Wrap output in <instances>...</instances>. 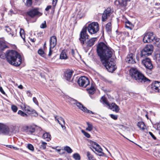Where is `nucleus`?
<instances>
[{"instance_id": "obj_1", "label": "nucleus", "mask_w": 160, "mask_h": 160, "mask_svg": "<svg viewBox=\"0 0 160 160\" xmlns=\"http://www.w3.org/2000/svg\"><path fill=\"white\" fill-rule=\"evenodd\" d=\"M97 51L102 62H104L106 58H111L113 50L104 42H100L97 46Z\"/></svg>"}, {"instance_id": "obj_2", "label": "nucleus", "mask_w": 160, "mask_h": 160, "mask_svg": "<svg viewBox=\"0 0 160 160\" xmlns=\"http://www.w3.org/2000/svg\"><path fill=\"white\" fill-rule=\"evenodd\" d=\"M6 57L7 61L12 65L19 66L22 63L21 56L15 51H7L6 53Z\"/></svg>"}, {"instance_id": "obj_3", "label": "nucleus", "mask_w": 160, "mask_h": 160, "mask_svg": "<svg viewBox=\"0 0 160 160\" xmlns=\"http://www.w3.org/2000/svg\"><path fill=\"white\" fill-rule=\"evenodd\" d=\"M130 74L132 78L138 82L149 83L151 81L146 77L143 74L136 68H131L130 71Z\"/></svg>"}, {"instance_id": "obj_4", "label": "nucleus", "mask_w": 160, "mask_h": 160, "mask_svg": "<svg viewBox=\"0 0 160 160\" xmlns=\"http://www.w3.org/2000/svg\"><path fill=\"white\" fill-rule=\"evenodd\" d=\"M104 62H102L106 67L108 71L110 72H112L116 68L115 63L113 60L111 58H106Z\"/></svg>"}, {"instance_id": "obj_5", "label": "nucleus", "mask_w": 160, "mask_h": 160, "mask_svg": "<svg viewBox=\"0 0 160 160\" xmlns=\"http://www.w3.org/2000/svg\"><path fill=\"white\" fill-rule=\"evenodd\" d=\"M100 101L102 104L109 106V108L113 111L116 112H118L120 110L119 107L114 103H112L111 104H110L107 100V98L104 96H102L101 98Z\"/></svg>"}, {"instance_id": "obj_6", "label": "nucleus", "mask_w": 160, "mask_h": 160, "mask_svg": "<svg viewBox=\"0 0 160 160\" xmlns=\"http://www.w3.org/2000/svg\"><path fill=\"white\" fill-rule=\"evenodd\" d=\"M157 38L152 32H148L143 35V42L144 43L153 42L154 43Z\"/></svg>"}, {"instance_id": "obj_7", "label": "nucleus", "mask_w": 160, "mask_h": 160, "mask_svg": "<svg viewBox=\"0 0 160 160\" xmlns=\"http://www.w3.org/2000/svg\"><path fill=\"white\" fill-rule=\"evenodd\" d=\"M87 28L88 32L91 34L96 33L99 29L98 23L95 22L89 24Z\"/></svg>"}, {"instance_id": "obj_8", "label": "nucleus", "mask_w": 160, "mask_h": 160, "mask_svg": "<svg viewBox=\"0 0 160 160\" xmlns=\"http://www.w3.org/2000/svg\"><path fill=\"white\" fill-rule=\"evenodd\" d=\"M68 101L71 104L76 105L79 109L84 112L95 114V113L92 111L88 110L86 107H84L81 103L78 102L77 100L71 98H68Z\"/></svg>"}, {"instance_id": "obj_9", "label": "nucleus", "mask_w": 160, "mask_h": 160, "mask_svg": "<svg viewBox=\"0 0 160 160\" xmlns=\"http://www.w3.org/2000/svg\"><path fill=\"white\" fill-rule=\"evenodd\" d=\"M153 50V47L152 45H146L142 50L141 53V57L144 58L151 55Z\"/></svg>"}, {"instance_id": "obj_10", "label": "nucleus", "mask_w": 160, "mask_h": 160, "mask_svg": "<svg viewBox=\"0 0 160 160\" xmlns=\"http://www.w3.org/2000/svg\"><path fill=\"white\" fill-rule=\"evenodd\" d=\"M79 36V40L82 45L83 46L85 44L86 39H88L89 37V36L87 33V27L83 28L80 33Z\"/></svg>"}, {"instance_id": "obj_11", "label": "nucleus", "mask_w": 160, "mask_h": 160, "mask_svg": "<svg viewBox=\"0 0 160 160\" xmlns=\"http://www.w3.org/2000/svg\"><path fill=\"white\" fill-rule=\"evenodd\" d=\"M78 83L80 86L86 87L89 84L88 79L85 76H82L79 78Z\"/></svg>"}, {"instance_id": "obj_12", "label": "nucleus", "mask_w": 160, "mask_h": 160, "mask_svg": "<svg viewBox=\"0 0 160 160\" xmlns=\"http://www.w3.org/2000/svg\"><path fill=\"white\" fill-rule=\"evenodd\" d=\"M142 63L146 68L150 70L149 73H151V71L152 69L153 66L150 59L148 58H146L142 60Z\"/></svg>"}, {"instance_id": "obj_13", "label": "nucleus", "mask_w": 160, "mask_h": 160, "mask_svg": "<svg viewBox=\"0 0 160 160\" xmlns=\"http://www.w3.org/2000/svg\"><path fill=\"white\" fill-rule=\"evenodd\" d=\"M27 14L32 18L36 16H40L42 14L39 12L38 9L36 8H33L30 9L27 12Z\"/></svg>"}, {"instance_id": "obj_14", "label": "nucleus", "mask_w": 160, "mask_h": 160, "mask_svg": "<svg viewBox=\"0 0 160 160\" xmlns=\"http://www.w3.org/2000/svg\"><path fill=\"white\" fill-rule=\"evenodd\" d=\"M24 110L28 114H31L32 116L36 117L38 116L36 111L28 106L24 105L23 107Z\"/></svg>"}, {"instance_id": "obj_15", "label": "nucleus", "mask_w": 160, "mask_h": 160, "mask_svg": "<svg viewBox=\"0 0 160 160\" xmlns=\"http://www.w3.org/2000/svg\"><path fill=\"white\" fill-rule=\"evenodd\" d=\"M126 62L128 63L133 64L136 62L135 61V56L132 53L128 54L125 59Z\"/></svg>"}, {"instance_id": "obj_16", "label": "nucleus", "mask_w": 160, "mask_h": 160, "mask_svg": "<svg viewBox=\"0 0 160 160\" xmlns=\"http://www.w3.org/2000/svg\"><path fill=\"white\" fill-rule=\"evenodd\" d=\"M112 13L111 9L110 8H108L103 13L102 16V20L103 22L106 21L107 18Z\"/></svg>"}, {"instance_id": "obj_17", "label": "nucleus", "mask_w": 160, "mask_h": 160, "mask_svg": "<svg viewBox=\"0 0 160 160\" xmlns=\"http://www.w3.org/2000/svg\"><path fill=\"white\" fill-rule=\"evenodd\" d=\"M23 130L28 134H32L34 132L35 128L32 126H25L23 128Z\"/></svg>"}, {"instance_id": "obj_18", "label": "nucleus", "mask_w": 160, "mask_h": 160, "mask_svg": "<svg viewBox=\"0 0 160 160\" xmlns=\"http://www.w3.org/2000/svg\"><path fill=\"white\" fill-rule=\"evenodd\" d=\"M152 89L156 92H160V82L155 81L152 84Z\"/></svg>"}, {"instance_id": "obj_19", "label": "nucleus", "mask_w": 160, "mask_h": 160, "mask_svg": "<svg viewBox=\"0 0 160 160\" xmlns=\"http://www.w3.org/2000/svg\"><path fill=\"white\" fill-rule=\"evenodd\" d=\"M55 120L61 125L62 129L63 130L65 129L66 128L65 126V122L64 119L61 117L58 118L57 116L55 117Z\"/></svg>"}, {"instance_id": "obj_20", "label": "nucleus", "mask_w": 160, "mask_h": 160, "mask_svg": "<svg viewBox=\"0 0 160 160\" xmlns=\"http://www.w3.org/2000/svg\"><path fill=\"white\" fill-rule=\"evenodd\" d=\"M0 132L2 133H8L9 132L8 127L2 123H0Z\"/></svg>"}, {"instance_id": "obj_21", "label": "nucleus", "mask_w": 160, "mask_h": 160, "mask_svg": "<svg viewBox=\"0 0 160 160\" xmlns=\"http://www.w3.org/2000/svg\"><path fill=\"white\" fill-rule=\"evenodd\" d=\"M50 47L53 48L57 44V38L55 36L50 37Z\"/></svg>"}, {"instance_id": "obj_22", "label": "nucleus", "mask_w": 160, "mask_h": 160, "mask_svg": "<svg viewBox=\"0 0 160 160\" xmlns=\"http://www.w3.org/2000/svg\"><path fill=\"white\" fill-rule=\"evenodd\" d=\"M72 71L68 70H67L65 73V79L68 81H71V79L72 76Z\"/></svg>"}, {"instance_id": "obj_23", "label": "nucleus", "mask_w": 160, "mask_h": 160, "mask_svg": "<svg viewBox=\"0 0 160 160\" xmlns=\"http://www.w3.org/2000/svg\"><path fill=\"white\" fill-rule=\"evenodd\" d=\"M92 144V148L94 149L95 151L98 152L102 151V149L100 146L96 142H93Z\"/></svg>"}, {"instance_id": "obj_24", "label": "nucleus", "mask_w": 160, "mask_h": 160, "mask_svg": "<svg viewBox=\"0 0 160 160\" xmlns=\"http://www.w3.org/2000/svg\"><path fill=\"white\" fill-rule=\"evenodd\" d=\"M97 40L96 38H92L88 41L86 42H85V44L87 45V47H90L93 45L95 42Z\"/></svg>"}, {"instance_id": "obj_25", "label": "nucleus", "mask_w": 160, "mask_h": 160, "mask_svg": "<svg viewBox=\"0 0 160 160\" xmlns=\"http://www.w3.org/2000/svg\"><path fill=\"white\" fill-rule=\"evenodd\" d=\"M130 0H116V2H118L120 5L122 7H125L127 5V2H129Z\"/></svg>"}, {"instance_id": "obj_26", "label": "nucleus", "mask_w": 160, "mask_h": 160, "mask_svg": "<svg viewBox=\"0 0 160 160\" xmlns=\"http://www.w3.org/2000/svg\"><path fill=\"white\" fill-rule=\"evenodd\" d=\"M42 138L47 141H49L51 139V135L48 133L45 132L43 134Z\"/></svg>"}, {"instance_id": "obj_27", "label": "nucleus", "mask_w": 160, "mask_h": 160, "mask_svg": "<svg viewBox=\"0 0 160 160\" xmlns=\"http://www.w3.org/2000/svg\"><path fill=\"white\" fill-rule=\"evenodd\" d=\"M86 124L88 127L86 128V130L89 132L92 131L94 128L92 123L89 122H87Z\"/></svg>"}, {"instance_id": "obj_28", "label": "nucleus", "mask_w": 160, "mask_h": 160, "mask_svg": "<svg viewBox=\"0 0 160 160\" xmlns=\"http://www.w3.org/2000/svg\"><path fill=\"white\" fill-rule=\"evenodd\" d=\"M60 58L61 59H66L68 58L65 50H63L62 51L60 55Z\"/></svg>"}, {"instance_id": "obj_29", "label": "nucleus", "mask_w": 160, "mask_h": 160, "mask_svg": "<svg viewBox=\"0 0 160 160\" xmlns=\"http://www.w3.org/2000/svg\"><path fill=\"white\" fill-rule=\"evenodd\" d=\"M106 30L108 34L111 33L112 30L111 23V22H109L106 24Z\"/></svg>"}, {"instance_id": "obj_30", "label": "nucleus", "mask_w": 160, "mask_h": 160, "mask_svg": "<svg viewBox=\"0 0 160 160\" xmlns=\"http://www.w3.org/2000/svg\"><path fill=\"white\" fill-rule=\"evenodd\" d=\"M137 125L141 129L144 130L145 129V125L144 123L142 122H138Z\"/></svg>"}, {"instance_id": "obj_31", "label": "nucleus", "mask_w": 160, "mask_h": 160, "mask_svg": "<svg viewBox=\"0 0 160 160\" xmlns=\"http://www.w3.org/2000/svg\"><path fill=\"white\" fill-rule=\"evenodd\" d=\"M132 25V24L130 22L128 21L126 22H125V27L131 30L132 28L131 27V26Z\"/></svg>"}, {"instance_id": "obj_32", "label": "nucleus", "mask_w": 160, "mask_h": 160, "mask_svg": "<svg viewBox=\"0 0 160 160\" xmlns=\"http://www.w3.org/2000/svg\"><path fill=\"white\" fill-rule=\"evenodd\" d=\"M64 149L68 153H71L72 152V149L69 146H66L64 147Z\"/></svg>"}, {"instance_id": "obj_33", "label": "nucleus", "mask_w": 160, "mask_h": 160, "mask_svg": "<svg viewBox=\"0 0 160 160\" xmlns=\"http://www.w3.org/2000/svg\"><path fill=\"white\" fill-rule=\"evenodd\" d=\"M5 30L6 31L8 32H10L9 34L11 35V36L12 37L13 35V34L12 32L11 31V28H9V26H6L5 27Z\"/></svg>"}, {"instance_id": "obj_34", "label": "nucleus", "mask_w": 160, "mask_h": 160, "mask_svg": "<svg viewBox=\"0 0 160 160\" xmlns=\"http://www.w3.org/2000/svg\"><path fill=\"white\" fill-rule=\"evenodd\" d=\"M20 34L22 38L25 41V36L24 34V31L23 29H20Z\"/></svg>"}, {"instance_id": "obj_35", "label": "nucleus", "mask_w": 160, "mask_h": 160, "mask_svg": "<svg viewBox=\"0 0 160 160\" xmlns=\"http://www.w3.org/2000/svg\"><path fill=\"white\" fill-rule=\"evenodd\" d=\"M6 47L5 43L3 41H0V49L3 50Z\"/></svg>"}, {"instance_id": "obj_36", "label": "nucleus", "mask_w": 160, "mask_h": 160, "mask_svg": "<svg viewBox=\"0 0 160 160\" xmlns=\"http://www.w3.org/2000/svg\"><path fill=\"white\" fill-rule=\"evenodd\" d=\"M23 1H25V3L27 6L30 7L31 6L32 3V0H23Z\"/></svg>"}, {"instance_id": "obj_37", "label": "nucleus", "mask_w": 160, "mask_h": 160, "mask_svg": "<svg viewBox=\"0 0 160 160\" xmlns=\"http://www.w3.org/2000/svg\"><path fill=\"white\" fill-rule=\"evenodd\" d=\"M47 144L46 142H42L40 146V148L42 149H45L46 148V145Z\"/></svg>"}, {"instance_id": "obj_38", "label": "nucleus", "mask_w": 160, "mask_h": 160, "mask_svg": "<svg viewBox=\"0 0 160 160\" xmlns=\"http://www.w3.org/2000/svg\"><path fill=\"white\" fill-rule=\"evenodd\" d=\"M73 158L76 160H80V156L79 154L78 153H76L73 155Z\"/></svg>"}, {"instance_id": "obj_39", "label": "nucleus", "mask_w": 160, "mask_h": 160, "mask_svg": "<svg viewBox=\"0 0 160 160\" xmlns=\"http://www.w3.org/2000/svg\"><path fill=\"white\" fill-rule=\"evenodd\" d=\"M95 89L92 86L88 90V92L90 94H93L95 92Z\"/></svg>"}, {"instance_id": "obj_40", "label": "nucleus", "mask_w": 160, "mask_h": 160, "mask_svg": "<svg viewBox=\"0 0 160 160\" xmlns=\"http://www.w3.org/2000/svg\"><path fill=\"white\" fill-rule=\"evenodd\" d=\"M87 156L89 160H91L93 158V156L88 151L87 152Z\"/></svg>"}, {"instance_id": "obj_41", "label": "nucleus", "mask_w": 160, "mask_h": 160, "mask_svg": "<svg viewBox=\"0 0 160 160\" xmlns=\"http://www.w3.org/2000/svg\"><path fill=\"white\" fill-rule=\"evenodd\" d=\"M155 43L158 47L160 48V38H157L156 40Z\"/></svg>"}, {"instance_id": "obj_42", "label": "nucleus", "mask_w": 160, "mask_h": 160, "mask_svg": "<svg viewBox=\"0 0 160 160\" xmlns=\"http://www.w3.org/2000/svg\"><path fill=\"white\" fill-rule=\"evenodd\" d=\"M155 57L156 60L160 62V51L156 54Z\"/></svg>"}, {"instance_id": "obj_43", "label": "nucleus", "mask_w": 160, "mask_h": 160, "mask_svg": "<svg viewBox=\"0 0 160 160\" xmlns=\"http://www.w3.org/2000/svg\"><path fill=\"white\" fill-rule=\"evenodd\" d=\"M18 113L23 117H27L28 116L27 114L21 110H19L18 112Z\"/></svg>"}, {"instance_id": "obj_44", "label": "nucleus", "mask_w": 160, "mask_h": 160, "mask_svg": "<svg viewBox=\"0 0 160 160\" xmlns=\"http://www.w3.org/2000/svg\"><path fill=\"white\" fill-rule=\"evenodd\" d=\"M11 109H12V111L14 112H17L18 108L15 105H12L11 106Z\"/></svg>"}, {"instance_id": "obj_45", "label": "nucleus", "mask_w": 160, "mask_h": 160, "mask_svg": "<svg viewBox=\"0 0 160 160\" xmlns=\"http://www.w3.org/2000/svg\"><path fill=\"white\" fill-rule=\"evenodd\" d=\"M83 133L84 135L87 138H89L90 137V135L88 133L85 132L83 130L81 131Z\"/></svg>"}, {"instance_id": "obj_46", "label": "nucleus", "mask_w": 160, "mask_h": 160, "mask_svg": "<svg viewBox=\"0 0 160 160\" xmlns=\"http://www.w3.org/2000/svg\"><path fill=\"white\" fill-rule=\"evenodd\" d=\"M28 148L29 150L31 151H33L34 150V148L33 146L31 144H29L28 145Z\"/></svg>"}, {"instance_id": "obj_47", "label": "nucleus", "mask_w": 160, "mask_h": 160, "mask_svg": "<svg viewBox=\"0 0 160 160\" xmlns=\"http://www.w3.org/2000/svg\"><path fill=\"white\" fill-rule=\"evenodd\" d=\"M38 54L42 56H44V52L42 49H39L38 51Z\"/></svg>"}, {"instance_id": "obj_48", "label": "nucleus", "mask_w": 160, "mask_h": 160, "mask_svg": "<svg viewBox=\"0 0 160 160\" xmlns=\"http://www.w3.org/2000/svg\"><path fill=\"white\" fill-rule=\"evenodd\" d=\"M7 147H8V148H9L13 149L14 150H18V149L17 147H15L13 146L12 145H7Z\"/></svg>"}, {"instance_id": "obj_49", "label": "nucleus", "mask_w": 160, "mask_h": 160, "mask_svg": "<svg viewBox=\"0 0 160 160\" xmlns=\"http://www.w3.org/2000/svg\"><path fill=\"white\" fill-rule=\"evenodd\" d=\"M110 116L112 119L114 120H116L118 118V116L117 115L111 114Z\"/></svg>"}, {"instance_id": "obj_50", "label": "nucleus", "mask_w": 160, "mask_h": 160, "mask_svg": "<svg viewBox=\"0 0 160 160\" xmlns=\"http://www.w3.org/2000/svg\"><path fill=\"white\" fill-rule=\"evenodd\" d=\"M70 54H71L73 57H74L76 54L75 52V50H74L73 49H72L71 50Z\"/></svg>"}, {"instance_id": "obj_51", "label": "nucleus", "mask_w": 160, "mask_h": 160, "mask_svg": "<svg viewBox=\"0 0 160 160\" xmlns=\"http://www.w3.org/2000/svg\"><path fill=\"white\" fill-rule=\"evenodd\" d=\"M46 27V22L44 21V23H42L40 25V28H44Z\"/></svg>"}, {"instance_id": "obj_52", "label": "nucleus", "mask_w": 160, "mask_h": 160, "mask_svg": "<svg viewBox=\"0 0 160 160\" xmlns=\"http://www.w3.org/2000/svg\"><path fill=\"white\" fill-rule=\"evenodd\" d=\"M33 102L37 105H38V103L37 99L35 97H33Z\"/></svg>"}, {"instance_id": "obj_53", "label": "nucleus", "mask_w": 160, "mask_h": 160, "mask_svg": "<svg viewBox=\"0 0 160 160\" xmlns=\"http://www.w3.org/2000/svg\"><path fill=\"white\" fill-rule=\"evenodd\" d=\"M149 134L151 135V136L152 137V138L154 139V140H156V137L154 136V135L152 134V132H149Z\"/></svg>"}, {"instance_id": "obj_54", "label": "nucleus", "mask_w": 160, "mask_h": 160, "mask_svg": "<svg viewBox=\"0 0 160 160\" xmlns=\"http://www.w3.org/2000/svg\"><path fill=\"white\" fill-rule=\"evenodd\" d=\"M52 48H50V47H49V51L48 54L49 56H50L52 54Z\"/></svg>"}, {"instance_id": "obj_55", "label": "nucleus", "mask_w": 160, "mask_h": 160, "mask_svg": "<svg viewBox=\"0 0 160 160\" xmlns=\"http://www.w3.org/2000/svg\"><path fill=\"white\" fill-rule=\"evenodd\" d=\"M58 0H52V5L54 7H55L57 2Z\"/></svg>"}, {"instance_id": "obj_56", "label": "nucleus", "mask_w": 160, "mask_h": 160, "mask_svg": "<svg viewBox=\"0 0 160 160\" xmlns=\"http://www.w3.org/2000/svg\"><path fill=\"white\" fill-rule=\"evenodd\" d=\"M99 153V154H98V155L99 156H103L104 155V153L102 152V151H101L100 152H98Z\"/></svg>"}, {"instance_id": "obj_57", "label": "nucleus", "mask_w": 160, "mask_h": 160, "mask_svg": "<svg viewBox=\"0 0 160 160\" xmlns=\"http://www.w3.org/2000/svg\"><path fill=\"white\" fill-rule=\"evenodd\" d=\"M0 91L3 94H5V92L3 90L2 88L1 87H0Z\"/></svg>"}, {"instance_id": "obj_58", "label": "nucleus", "mask_w": 160, "mask_h": 160, "mask_svg": "<svg viewBox=\"0 0 160 160\" xmlns=\"http://www.w3.org/2000/svg\"><path fill=\"white\" fill-rule=\"evenodd\" d=\"M51 8V6H48L45 9V10L46 11H48L49 9H50Z\"/></svg>"}, {"instance_id": "obj_59", "label": "nucleus", "mask_w": 160, "mask_h": 160, "mask_svg": "<svg viewBox=\"0 0 160 160\" xmlns=\"http://www.w3.org/2000/svg\"><path fill=\"white\" fill-rule=\"evenodd\" d=\"M18 87L20 88V89H22L23 88V87L21 85H19V86H18Z\"/></svg>"}, {"instance_id": "obj_60", "label": "nucleus", "mask_w": 160, "mask_h": 160, "mask_svg": "<svg viewBox=\"0 0 160 160\" xmlns=\"http://www.w3.org/2000/svg\"><path fill=\"white\" fill-rule=\"evenodd\" d=\"M12 12H13L12 10H10V12L9 13V14L11 15L12 13Z\"/></svg>"}, {"instance_id": "obj_61", "label": "nucleus", "mask_w": 160, "mask_h": 160, "mask_svg": "<svg viewBox=\"0 0 160 160\" xmlns=\"http://www.w3.org/2000/svg\"><path fill=\"white\" fill-rule=\"evenodd\" d=\"M56 150L58 152H59L60 151V149H56Z\"/></svg>"}, {"instance_id": "obj_62", "label": "nucleus", "mask_w": 160, "mask_h": 160, "mask_svg": "<svg viewBox=\"0 0 160 160\" xmlns=\"http://www.w3.org/2000/svg\"><path fill=\"white\" fill-rule=\"evenodd\" d=\"M28 92L29 93V95H28V96H31V92H30V91H28V92Z\"/></svg>"}, {"instance_id": "obj_63", "label": "nucleus", "mask_w": 160, "mask_h": 160, "mask_svg": "<svg viewBox=\"0 0 160 160\" xmlns=\"http://www.w3.org/2000/svg\"><path fill=\"white\" fill-rule=\"evenodd\" d=\"M46 42H45L44 44V47L46 45Z\"/></svg>"}, {"instance_id": "obj_64", "label": "nucleus", "mask_w": 160, "mask_h": 160, "mask_svg": "<svg viewBox=\"0 0 160 160\" xmlns=\"http://www.w3.org/2000/svg\"><path fill=\"white\" fill-rule=\"evenodd\" d=\"M146 117L148 118V115H146Z\"/></svg>"}]
</instances>
